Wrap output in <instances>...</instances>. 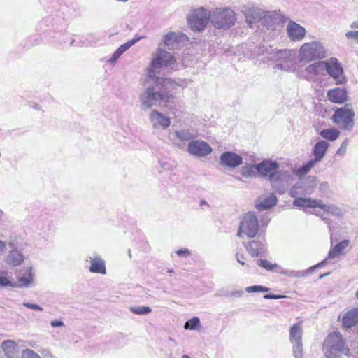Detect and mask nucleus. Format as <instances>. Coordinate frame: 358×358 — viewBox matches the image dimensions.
<instances>
[{
	"mask_svg": "<svg viewBox=\"0 0 358 358\" xmlns=\"http://www.w3.org/2000/svg\"><path fill=\"white\" fill-rule=\"evenodd\" d=\"M175 62L174 57L169 52L158 48L152 59L146 69V78L144 80V91L139 99L143 110H148L153 106H164L168 107L174 100L170 91L187 86L185 79H171L160 76L162 68L167 67Z\"/></svg>",
	"mask_w": 358,
	"mask_h": 358,
	"instance_id": "f257e3e1",
	"label": "nucleus"
},
{
	"mask_svg": "<svg viewBox=\"0 0 358 358\" xmlns=\"http://www.w3.org/2000/svg\"><path fill=\"white\" fill-rule=\"evenodd\" d=\"M296 50L289 49L270 50V62L274 69L287 72L296 69Z\"/></svg>",
	"mask_w": 358,
	"mask_h": 358,
	"instance_id": "f03ea898",
	"label": "nucleus"
},
{
	"mask_svg": "<svg viewBox=\"0 0 358 358\" xmlns=\"http://www.w3.org/2000/svg\"><path fill=\"white\" fill-rule=\"evenodd\" d=\"M322 351L327 358H339L342 355H347L349 349L345 347V342L339 332L329 334L324 339Z\"/></svg>",
	"mask_w": 358,
	"mask_h": 358,
	"instance_id": "7ed1b4c3",
	"label": "nucleus"
},
{
	"mask_svg": "<svg viewBox=\"0 0 358 358\" xmlns=\"http://www.w3.org/2000/svg\"><path fill=\"white\" fill-rule=\"evenodd\" d=\"M210 12L212 25L219 29H228L234 26L236 21V15L230 8H216Z\"/></svg>",
	"mask_w": 358,
	"mask_h": 358,
	"instance_id": "20e7f679",
	"label": "nucleus"
},
{
	"mask_svg": "<svg viewBox=\"0 0 358 358\" xmlns=\"http://www.w3.org/2000/svg\"><path fill=\"white\" fill-rule=\"evenodd\" d=\"M279 164L276 161L270 160V183L283 194L287 189L289 184L293 180L292 174L287 170H278Z\"/></svg>",
	"mask_w": 358,
	"mask_h": 358,
	"instance_id": "39448f33",
	"label": "nucleus"
},
{
	"mask_svg": "<svg viewBox=\"0 0 358 358\" xmlns=\"http://www.w3.org/2000/svg\"><path fill=\"white\" fill-rule=\"evenodd\" d=\"M354 116L355 113L352 106L346 104L335 110L331 120L341 129L351 131L355 124Z\"/></svg>",
	"mask_w": 358,
	"mask_h": 358,
	"instance_id": "423d86ee",
	"label": "nucleus"
},
{
	"mask_svg": "<svg viewBox=\"0 0 358 358\" xmlns=\"http://www.w3.org/2000/svg\"><path fill=\"white\" fill-rule=\"evenodd\" d=\"M300 60L310 62L326 57V51L322 44L317 41L303 43L299 50Z\"/></svg>",
	"mask_w": 358,
	"mask_h": 358,
	"instance_id": "0eeeda50",
	"label": "nucleus"
},
{
	"mask_svg": "<svg viewBox=\"0 0 358 358\" xmlns=\"http://www.w3.org/2000/svg\"><path fill=\"white\" fill-rule=\"evenodd\" d=\"M210 21V12L203 7L192 10L187 17V24L194 31H202Z\"/></svg>",
	"mask_w": 358,
	"mask_h": 358,
	"instance_id": "6e6552de",
	"label": "nucleus"
},
{
	"mask_svg": "<svg viewBox=\"0 0 358 358\" xmlns=\"http://www.w3.org/2000/svg\"><path fill=\"white\" fill-rule=\"evenodd\" d=\"M258 229L256 216L252 213H248L243 216L241 222L237 236L241 237L245 235L248 238H253L257 234Z\"/></svg>",
	"mask_w": 358,
	"mask_h": 358,
	"instance_id": "1a4fd4ad",
	"label": "nucleus"
},
{
	"mask_svg": "<svg viewBox=\"0 0 358 358\" xmlns=\"http://www.w3.org/2000/svg\"><path fill=\"white\" fill-rule=\"evenodd\" d=\"M324 63L325 71L334 79L336 85L343 84L346 82L343 69L336 57H331L329 60L324 61Z\"/></svg>",
	"mask_w": 358,
	"mask_h": 358,
	"instance_id": "9d476101",
	"label": "nucleus"
},
{
	"mask_svg": "<svg viewBox=\"0 0 358 358\" xmlns=\"http://www.w3.org/2000/svg\"><path fill=\"white\" fill-rule=\"evenodd\" d=\"M349 243L350 241L348 240H343L338 243L335 246L330 249L328 253V256L326 259L317 264L310 267L308 269V271L313 272L315 268L324 266L327 264L329 259H339L343 255V250L349 245Z\"/></svg>",
	"mask_w": 358,
	"mask_h": 358,
	"instance_id": "9b49d317",
	"label": "nucleus"
},
{
	"mask_svg": "<svg viewBox=\"0 0 358 358\" xmlns=\"http://www.w3.org/2000/svg\"><path fill=\"white\" fill-rule=\"evenodd\" d=\"M325 66L324 61L314 62L301 71L299 76L308 81H315L317 76L324 74Z\"/></svg>",
	"mask_w": 358,
	"mask_h": 358,
	"instance_id": "f8f14e48",
	"label": "nucleus"
},
{
	"mask_svg": "<svg viewBox=\"0 0 358 358\" xmlns=\"http://www.w3.org/2000/svg\"><path fill=\"white\" fill-rule=\"evenodd\" d=\"M187 151L191 155L203 157L211 153L212 148L203 141L194 140L188 143Z\"/></svg>",
	"mask_w": 358,
	"mask_h": 358,
	"instance_id": "ddd939ff",
	"label": "nucleus"
},
{
	"mask_svg": "<svg viewBox=\"0 0 358 358\" xmlns=\"http://www.w3.org/2000/svg\"><path fill=\"white\" fill-rule=\"evenodd\" d=\"M149 120L152 128L157 130H165L171 124L170 118L157 110H152L150 112Z\"/></svg>",
	"mask_w": 358,
	"mask_h": 358,
	"instance_id": "4468645a",
	"label": "nucleus"
},
{
	"mask_svg": "<svg viewBox=\"0 0 358 358\" xmlns=\"http://www.w3.org/2000/svg\"><path fill=\"white\" fill-rule=\"evenodd\" d=\"M306 183L308 184V186L305 189L304 193L310 194L316 185V178L309 176L303 180H301L296 185L293 186L289 191V195L295 199L299 198L297 196L303 194V192H299V189L303 187Z\"/></svg>",
	"mask_w": 358,
	"mask_h": 358,
	"instance_id": "2eb2a0df",
	"label": "nucleus"
},
{
	"mask_svg": "<svg viewBox=\"0 0 358 358\" xmlns=\"http://www.w3.org/2000/svg\"><path fill=\"white\" fill-rule=\"evenodd\" d=\"M286 30L289 38L294 42L302 41L306 34V29L292 20L288 22Z\"/></svg>",
	"mask_w": 358,
	"mask_h": 358,
	"instance_id": "dca6fc26",
	"label": "nucleus"
},
{
	"mask_svg": "<svg viewBox=\"0 0 358 358\" xmlns=\"http://www.w3.org/2000/svg\"><path fill=\"white\" fill-rule=\"evenodd\" d=\"M247 24L252 28L257 22H260L265 17V13L258 8H247L243 11Z\"/></svg>",
	"mask_w": 358,
	"mask_h": 358,
	"instance_id": "f3484780",
	"label": "nucleus"
},
{
	"mask_svg": "<svg viewBox=\"0 0 358 358\" xmlns=\"http://www.w3.org/2000/svg\"><path fill=\"white\" fill-rule=\"evenodd\" d=\"M243 162L242 157L233 152L226 151L223 152L220 157V164L222 166L229 168H236Z\"/></svg>",
	"mask_w": 358,
	"mask_h": 358,
	"instance_id": "a211bd4d",
	"label": "nucleus"
},
{
	"mask_svg": "<svg viewBox=\"0 0 358 358\" xmlns=\"http://www.w3.org/2000/svg\"><path fill=\"white\" fill-rule=\"evenodd\" d=\"M245 248L252 257H263L266 251V241H251L245 245Z\"/></svg>",
	"mask_w": 358,
	"mask_h": 358,
	"instance_id": "6ab92c4d",
	"label": "nucleus"
},
{
	"mask_svg": "<svg viewBox=\"0 0 358 358\" xmlns=\"http://www.w3.org/2000/svg\"><path fill=\"white\" fill-rule=\"evenodd\" d=\"M327 98L331 103H343L348 99V92L345 88L336 87L327 92Z\"/></svg>",
	"mask_w": 358,
	"mask_h": 358,
	"instance_id": "aec40b11",
	"label": "nucleus"
},
{
	"mask_svg": "<svg viewBox=\"0 0 358 358\" xmlns=\"http://www.w3.org/2000/svg\"><path fill=\"white\" fill-rule=\"evenodd\" d=\"M320 199H314L310 197L296 198L293 201V205L299 208L306 210V208H317L319 207Z\"/></svg>",
	"mask_w": 358,
	"mask_h": 358,
	"instance_id": "412c9836",
	"label": "nucleus"
},
{
	"mask_svg": "<svg viewBox=\"0 0 358 358\" xmlns=\"http://www.w3.org/2000/svg\"><path fill=\"white\" fill-rule=\"evenodd\" d=\"M286 20L285 16L280 10L270 12V29H281Z\"/></svg>",
	"mask_w": 358,
	"mask_h": 358,
	"instance_id": "4be33fe9",
	"label": "nucleus"
},
{
	"mask_svg": "<svg viewBox=\"0 0 358 358\" xmlns=\"http://www.w3.org/2000/svg\"><path fill=\"white\" fill-rule=\"evenodd\" d=\"M145 36H139L138 38H133L131 40H129V41L126 42L125 43L121 45L112 55L110 58L109 59L108 62L110 63H114L115 62L119 57L125 52L127 51L129 48H131L132 45H134L136 42H138L139 40L144 38Z\"/></svg>",
	"mask_w": 358,
	"mask_h": 358,
	"instance_id": "5701e85b",
	"label": "nucleus"
},
{
	"mask_svg": "<svg viewBox=\"0 0 358 358\" xmlns=\"http://www.w3.org/2000/svg\"><path fill=\"white\" fill-rule=\"evenodd\" d=\"M329 144L324 140L318 141L313 147V153L314 159H313L317 163L320 162L324 157Z\"/></svg>",
	"mask_w": 358,
	"mask_h": 358,
	"instance_id": "b1692460",
	"label": "nucleus"
},
{
	"mask_svg": "<svg viewBox=\"0 0 358 358\" xmlns=\"http://www.w3.org/2000/svg\"><path fill=\"white\" fill-rule=\"evenodd\" d=\"M90 271L93 273L106 274V262L99 256L90 257Z\"/></svg>",
	"mask_w": 358,
	"mask_h": 358,
	"instance_id": "393cba45",
	"label": "nucleus"
},
{
	"mask_svg": "<svg viewBox=\"0 0 358 358\" xmlns=\"http://www.w3.org/2000/svg\"><path fill=\"white\" fill-rule=\"evenodd\" d=\"M1 348L7 358H16L18 355L17 345L12 340L4 341Z\"/></svg>",
	"mask_w": 358,
	"mask_h": 358,
	"instance_id": "a878e982",
	"label": "nucleus"
},
{
	"mask_svg": "<svg viewBox=\"0 0 358 358\" xmlns=\"http://www.w3.org/2000/svg\"><path fill=\"white\" fill-rule=\"evenodd\" d=\"M343 324L346 328H350L358 323V308H354L345 313L343 317Z\"/></svg>",
	"mask_w": 358,
	"mask_h": 358,
	"instance_id": "bb28decb",
	"label": "nucleus"
},
{
	"mask_svg": "<svg viewBox=\"0 0 358 358\" xmlns=\"http://www.w3.org/2000/svg\"><path fill=\"white\" fill-rule=\"evenodd\" d=\"M270 271L276 272L278 273H282L287 276H294V277H303L306 274L312 273L311 271H285L281 267L278 266L277 264L270 263Z\"/></svg>",
	"mask_w": 358,
	"mask_h": 358,
	"instance_id": "cd10ccee",
	"label": "nucleus"
},
{
	"mask_svg": "<svg viewBox=\"0 0 358 358\" xmlns=\"http://www.w3.org/2000/svg\"><path fill=\"white\" fill-rule=\"evenodd\" d=\"M11 250L8 256V262L14 266H18L21 264L24 260L23 255L17 250V248L14 243L9 244Z\"/></svg>",
	"mask_w": 358,
	"mask_h": 358,
	"instance_id": "c85d7f7f",
	"label": "nucleus"
},
{
	"mask_svg": "<svg viewBox=\"0 0 358 358\" xmlns=\"http://www.w3.org/2000/svg\"><path fill=\"white\" fill-rule=\"evenodd\" d=\"M303 329L300 323L293 324L289 329L291 343L302 342Z\"/></svg>",
	"mask_w": 358,
	"mask_h": 358,
	"instance_id": "c756f323",
	"label": "nucleus"
},
{
	"mask_svg": "<svg viewBox=\"0 0 358 358\" xmlns=\"http://www.w3.org/2000/svg\"><path fill=\"white\" fill-rule=\"evenodd\" d=\"M318 208L333 216L341 217L343 215V211L340 207L333 203L324 204L322 200L320 201Z\"/></svg>",
	"mask_w": 358,
	"mask_h": 358,
	"instance_id": "7c9ffc66",
	"label": "nucleus"
},
{
	"mask_svg": "<svg viewBox=\"0 0 358 358\" xmlns=\"http://www.w3.org/2000/svg\"><path fill=\"white\" fill-rule=\"evenodd\" d=\"M319 134L324 139L334 141L339 137L340 131L335 128H329L321 130Z\"/></svg>",
	"mask_w": 358,
	"mask_h": 358,
	"instance_id": "2f4dec72",
	"label": "nucleus"
},
{
	"mask_svg": "<svg viewBox=\"0 0 358 358\" xmlns=\"http://www.w3.org/2000/svg\"><path fill=\"white\" fill-rule=\"evenodd\" d=\"M174 134L179 141L184 142H190L194 138V135L189 129L185 128L175 131Z\"/></svg>",
	"mask_w": 358,
	"mask_h": 358,
	"instance_id": "473e14b6",
	"label": "nucleus"
},
{
	"mask_svg": "<svg viewBox=\"0 0 358 358\" xmlns=\"http://www.w3.org/2000/svg\"><path fill=\"white\" fill-rule=\"evenodd\" d=\"M317 164L313 159L308 161L306 164L298 168L294 173L298 178H301L307 174L313 167Z\"/></svg>",
	"mask_w": 358,
	"mask_h": 358,
	"instance_id": "72a5a7b5",
	"label": "nucleus"
},
{
	"mask_svg": "<svg viewBox=\"0 0 358 358\" xmlns=\"http://www.w3.org/2000/svg\"><path fill=\"white\" fill-rule=\"evenodd\" d=\"M33 280V275L31 270H28L23 275L18 278L19 287H28Z\"/></svg>",
	"mask_w": 358,
	"mask_h": 358,
	"instance_id": "f704fd0d",
	"label": "nucleus"
},
{
	"mask_svg": "<svg viewBox=\"0 0 358 358\" xmlns=\"http://www.w3.org/2000/svg\"><path fill=\"white\" fill-rule=\"evenodd\" d=\"M255 204V208L259 212L268 210V196H264L257 198Z\"/></svg>",
	"mask_w": 358,
	"mask_h": 358,
	"instance_id": "c9c22d12",
	"label": "nucleus"
},
{
	"mask_svg": "<svg viewBox=\"0 0 358 358\" xmlns=\"http://www.w3.org/2000/svg\"><path fill=\"white\" fill-rule=\"evenodd\" d=\"M180 34L176 32H170L164 37V43L166 46H173L176 43L180 41Z\"/></svg>",
	"mask_w": 358,
	"mask_h": 358,
	"instance_id": "e433bc0d",
	"label": "nucleus"
},
{
	"mask_svg": "<svg viewBox=\"0 0 358 358\" xmlns=\"http://www.w3.org/2000/svg\"><path fill=\"white\" fill-rule=\"evenodd\" d=\"M255 172L259 173L262 176L268 175V160H264L260 164L255 166Z\"/></svg>",
	"mask_w": 358,
	"mask_h": 358,
	"instance_id": "4c0bfd02",
	"label": "nucleus"
},
{
	"mask_svg": "<svg viewBox=\"0 0 358 358\" xmlns=\"http://www.w3.org/2000/svg\"><path fill=\"white\" fill-rule=\"evenodd\" d=\"M199 327H201V322L199 318L197 317H194L188 320L184 325L185 329L189 330H195Z\"/></svg>",
	"mask_w": 358,
	"mask_h": 358,
	"instance_id": "58836bf2",
	"label": "nucleus"
},
{
	"mask_svg": "<svg viewBox=\"0 0 358 358\" xmlns=\"http://www.w3.org/2000/svg\"><path fill=\"white\" fill-rule=\"evenodd\" d=\"M130 311L136 315H147L152 312V309L148 306H132Z\"/></svg>",
	"mask_w": 358,
	"mask_h": 358,
	"instance_id": "ea45409f",
	"label": "nucleus"
},
{
	"mask_svg": "<svg viewBox=\"0 0 358 358\" xmlns=\"http://www.w3.org/2000/svg\"><path fill=\"white\" fill-rule=\"evenodd\" d=\"M292 354H293L294 358H303V352L302 342L292 343Z\"/></svg>",
	"mask_w": 358,
	"mask_h": 358,
	"instance_id": "a19ab883",
	"label": "nucleus"
},
{
	"mask_svg": "<svg viewBox=\"0 0 358 358\" xmlns=\"http://www.w3.org/2000/svg\"><path fill=\"white\" fill-rule=\"evenodd\" d=\"M241 175L246 178L255 176V166L251 164H246L243 166L241 169Z\"/></svg>",
	"mask_w": 358,
	"mask_h": 358,
	"instance_id": "79ce46f5",
	"label": "nucleus"
},
{
	"mask_svg": "<svg viewBox=\"0 0 358 358\" xmlns=\"http://www.w3.org/2000/svg\"><path fill=\"white\" fill-rule=\"evenodd\" d=\"M245 291L248 293H255V292H268V288L261 286V285H252L249 286L245 288Z\"/></svg>",
	"mask_w": 358,
	"mask_h": 358,
	"instance_id": "37998d69",
	"label": "nucleus"
},
{
	"mask_svg": "<svg viewBox=\"0 0 358 358\" xmlns=\"http://www.w3.org/2000/svg\"><path fill=\"white\" fill-rule=\"evenodd\" d=\"M22 358H41L40 356L31 349H24L22 352Z\"/></svg>",
	"mask_w": 358,
	"mask_h": 358,
	"instance_id": "c03bdc74",
	"label": "nucleus"
},
{
	"mask_svg": "<svg viewBox=\"0 0 358 358\" xmlns=\"http://www.w3.org/2000/svg\"><path fill=\"white\" fill-rule=\"evenodd\" d=\"M315 215L319 217L321 220H322L325 224H327L329 226V231L331 230V222L332 220L329 218H327L326 216H324V214L320 213L318 212L313 213Z\"/></svg>",
	"mask_w": 358,
	"mask_h": 358,
	"instance_id": "a18cd8bd",
	"label": "nucleus"
},
{
	"mask_svg": "<svg viewBox=\"0 0 358 358\" xmlns=\"http://www.w3.org/2000/svg\"><path fill=\"white\" fill-rule=\"evenodd\" d=\"M348 145V140L345 139L342 144L341 145L340 148L337 150L336 154L338 155L343 156L347 150V146Z\"/></svg>",
	"mask_w": 358,
	"mask_h": 358,
	"instance_id": "49530a36",
	"label": "nucleus"
},
{
	"mask_svg": "<svg viewBox=\"0 0 358 358\" xmlns=\"http://www.w3.org/2000/svg\"><path fill=\"white\" fill-rule=\"evenodd\" d=\"M345 36L348 39L355 41L358 43V31H350L345 34Z\"/></svg>",
	"mask_w": 358,
	"mask_h": 358,
	"instance_id": "de8ad7c7",
	"label": "nucleus"
},
{
	"mask_svg": "<svg viewBox=\"0 0 358 358\" xmlns=\"http://www.w3.org/2000/svg\"><path fill=\"white\" fill-rule=\"evenodd\" d=\"M22 304L27 308L32 309L34 310L43 311V308L37 304L31 303L28 302H24Z\"/></svg>",
	"mask_w": 358,
	"mask_h": 358,
	"instance_id": "09e8293b",
	"label": "nucleus"
},
{
	"mask_svg": "<svg viewBox=\"0 0 358 358\" xmlns=\"http://www.w3.org/2000/svg\"><path fill=\"white\" fill-rule=\"evenodd\" d=\"M319 189L324 194L328 193L329 190V185L327 182H322L319 187Z\"/></svg>",
	"mask_w": 358,
	"mask_h": 358,
	"instance_id": "8fccbe9b",
	"label": "nucleus"
},
{
	"mask_svg": "<svg viewBox=\"0 0 358 358\" xmlns=\"http://www.w3.org/2000/svg\"><path fill=\"white\" fill-rule=\"evenodd\" d=\"M176 253L179 257H189L191 255L189 250L187 248L178 250L176 251Z\"/></svg>",
	"mask_w": 358,
	"mask_h": 358,
	"instance_id": "3c124183",
	"label": "nucleus"
},
{
	"mask_svg": "<svg viewBox=\"0 0 358 358\" xmlns=\"http://www.w3.org/2000/svg\"><path fill=\"white\" fill-rule=\"evenodd\" d=\"M11 285L10 281L6 277L0 275V285L1 286H9Z\"/></svg>",
	"mask_w": 358,
	"mask_h": 358,
	"instance_id": "603ef678",
	"label": "nucleus"
},
{
	"mask_svg": "<svg viewBox=\"0 0 358 358\" xmlns=\"http://www.w3.org/2000/svg\"><path fill=\"white\" fill-rule=\"evenodd\" d=\"M50 325L52 327H64V324L60 320H52L50 322Z\"/></svg>",
	"mask_w": 358,
	"mask_h": 358,
	"instance_id": "864d4df0",
	"label": "nucleus"
},
{
	"mask_svg": "<svg viewBox=\"0 0 358 358\" xmlns=\"http://www.w3.org/2000/svg\"><path fill=\"white\" fill-rule=\"evenodd\" d=\"M259 266L264 268L266 270H268V261L266 259H259L257 263Z\"/></svg>",
	"mask_w": 358,
	"mask_h": 358,
	"instance_id": "5fc2aeb1",
	"label": "nucleus"
},
{
	"mask_svg": "<svg viewBox=\"0 0 358 358\" xmlns=\"http://www.w3.org/2000/svg\"><path fill=\"white\" fill-rule=\"evenodd\" d=\"M277 203V198L276 196L273 194H270V208L273 206H275Z\"/></svg>",
	"mask_w": 358,
	"mask_h": 358,
	"instance_id": "6e6d98bb",
	"label": "nucleus"
},
{
	"mask_svg": "<svg viewBox=\"0 0 358 358\" xmlns=\"http://www.w3.org/2000/svg\"><path fill=\"white\" fill-rule=\"evenodd\" d=\"M285 297L286 296L285 295L270 294V299H279Z\"/></svg>",
	"mask_w": 358,
	"mask_h": 358,
	"instance_id": "4d7b16f0",
	"label": "nucleus"
},
{
	"mask_svg": "<svg viewBox=\"0 0 358 358\" xmlns=\"http://www.w3.org/2000/svg\"><path fill=\"white\" fill-rule=\"evenodd\" d=\"M236 260L241 265H245L244 257L243 255H236Z\"/></svg>",
	"mask_w": 358,
	"mask_h": 358,
	"instance_id": "13d9d810",
	"label": "nucleus"
},
{
	"mask_svg": "<svg viewBox=\"0 0 358 358\" xmlns=\"http://www.w3.org/2000/svg\"><path fill=\"white\" fill-rule=\"evenodd\" d=\"M6 247V244L3 241L0 240V255L4 251Z\"/></svg>",
	"mask_w": 358,
	"mask_h": 358,
	"instance_id": "bf43d9fd",
	"label": "nucleus"
},
{
	"mask_svg": "<svg viewBox=\"0 0 358 358\" xmlns=\"http://www.w3.org/2000/svg\"><path fill=\"white\" fill-rule=\"evenodd\" d=\"M350 27L352 29H358V20L356 21H354L351 24Z\"/></svg>",
	"mask_w": 358,
	"mask_h": 358,
	"instance_id": "052dcab7",
	"label": "nucleus"
},
{
	"mask_svg": "<svg viewBox=\"0 0 358 358\" xmlns=\"http://www.w3.org/2000/svg\"><path fill=\"white\" fill-rule=\"evenodd\" d=\"M41 354H42L44 357H47V356H48V355H49V351H48V350H43L41 351Z\"/></svg>",
	"mask_w": 358,
	"mask_h": 358,
	"instance_id": "680f3d73",
	"label": "nucleus"
},
{
	"mask_svg": "<svg viewBox=\"0 0 358 358\" xmlns=\"http://www.w3.org/2000/svg\"><path fill=\"white\" fill-rule=\"evenodd\" d=\"M330 273H324V274H322V275H320V277H319V279H322L324 278V277L327 276L329 275Z\"/></svg>",
	"mask_w": 358,
	"mask_h": 358,
	"instance_id": "e2e57ef3",
	"label": "nucleus"
},
{
	"mask_svg": "<svg viewBox=\"0 0 358 358\" xmlns=\"http://www.w3.org/2000/svg\"><path fill=\"white\" fill-rule=\"evenodd\" d=\"M200 205L201 206L208 205V203L205 200H201V202H200Z\"/></svg>",
	"mask_w": 358,
	"mask_h": 358,
	"instance_id": "0e129e2a",
	"label": "nucleus"
},
{
	"mask_svg": "<svg viewBox=\"0 0 358 358\" xmlns=\"http://www.w3.org/2000/svg\"><path fill=\"white\" fill-rule=\"evenodd\" d=\"M264 299H268V294H265V295L264 296Z\"/></svg>",
	"mask_w": 358,
	"mask_h": 358,
	"instance_id": "69168bd1",
	"label": "nucleus"
},
{
	"mask_svg": "<svg viewBox=\"0 0 358 358\" xmlns=\"http://www.w3.org/2000/svg\"><path fill=\"white\" fill-rule=\"evenodd\" d=\"M128 255L130 258L131 257V253L130 250H128Z\"/></svg>",
	"mask_w": 358,
	"mask_h": 358,
	"instance_id": "338daca9",
	"label": "nucleus"
},
{
	"mask_svg": "<svg viewBox=\"0 0 358 358\" xmlns=\"http://www.w3.org/2000/svg\"><path fill=\"white\" fill-rule=\"evenodd\" d=\"M182 358H190V357L187 355H184Z\"/></svg>",
	"mask_w": 358,
	"mask_h": 358,
	"instance_id": "774afa93",
	"label": "nucleus"
}]
</instances>
